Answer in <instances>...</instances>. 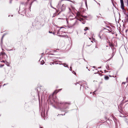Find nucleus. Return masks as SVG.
<instances>
[{"instance_id": "26", "label": "nucleus", "mask_w": 128, "mask_h": 128, "mask_svg": "<svg viewBox=\"0 0 128 128\" xmlns=\"http://www.w3.org/2000/svg\"><path fill=\"white\" fill-rule=\"evenodd\" d=\"M51 63H50V64L51 65H52V64H51Z\"/></svg>"}, {"instance_id": "14", "label": "nucleus", "mask_w": 128, "mask_h": 128, "mask_svg": "<svg viewBox=\"0 0 128 128\" xmlns=\"http://www.w3.org/2000/svg\"><path fill=\"white\" fill-rule=\"evenodd\" d=\"M2 62H4V63H6V62H7L5 60H3L2 61Z\"/></svg>"}, {"instance_id": "3", "label": "nucleus", "mask_w": 128, "mask_h": 128, "mask_svg": "<svg viewBox=\"0 0 128 128\" xmlns=\"http://www.w3.org/2000/svg\"><path fill=\"white\" fill-rule=\"evenodd\" d=\"M77 16H78L77 18V19L78 20H80V21H81L83 19L82 18H80V16H81L80 15V13L78 14H77Z\"/></svg>"}, {"instance_id": "25", "label": "nucleus", "mask_w": 128, "mask_h": 128, "mask_svg": "<svg viewBox=\"0 0 128 128\" xmlns=\"http://www.w3.org/2000/svg\"><path fill=\"white\" fill-rule=\"evenodd\" d=\"M86 89V87H85V89Z\"/></svg>"}, {"instance_id": "5", "label": "nucleus", "mask_w": 128, "mask_h": 128, "mask_svg": "<svg viewBox=\"0 0 128 128\" xmlns=\"http://www.w3.org/2000/svg\"><path fill=\"white\" fill-rule=\"evenodd\" d=\"M121 8L123 10H125L124 9V3L121 4Z\"/></svg>"}, {"instance_id": "10", "label": "nucleus", "mask_w": 128, "mask_h": 128, "mask_svg": "<svg viewBox=\"0 0 128 128\" xmlns=\"http://www.w3.org/2000/svg\"><path fill=\"white\" fill-rule=\"evenodd\" d=\"M4 66V64H0V67H2Z\"/></svg>"}, {"instance_id": "9", "label": "nucleus", "mask_w": 128, "mask_h": 128, "mask_svg": "<svg viewBox=\"0 0 128 128\" xmlns=\"http://www.w3.org/2000/svg\"><path fill=\"white\" fill-rule=\"evenodd\" d=\"M88 27H86V28H85L84 29V30H88Z\"/></svg>"}, {"instance_id": "18", "label": "nucleus", "mask_w": 128, "mask_h": 128, "mask_svg": "<svg viewBox=\"0 0 128 128\" xmlns=\"http://www.w3.org/2000/svg\"><path fill=\"white\" fill-rule=\"evenodd\" d=\"M7 65L8 66H9V64H7Z\"/></svg>"}, {"instance_id": "28", "label": "nucleus", "mask_w": 128, "mask_h": 128, "mask_svg": "<svg viewBox=\"0 0 128 128\" xmlns=\"http://www.w3.org/2000/svg\"><path fill=\"white\" fill-rule=\"evenodd\" d=\"M90 42H92V41H90Z\"/></svg>"}, {"instance_id": "2", "label": "nucleus", "mask_w": 128, "mask_h": 128, "mask_svg": "<svg viewBox=\"0 0 128 128\" xmlns=\"http://www.w3.org/2000/svg\"><path fill=\"white\" fill-rule=\"evenodd\" d=\"M0 56L2 57V58L6 60L7 58V56L5 53L3 51L1 52L0 54Z\"/></svg>"}, {"instance_id": "13", "label": "nucleus", "mask_w": 128, "mask_h": 128, "mask_svg": "<svg viewBox=\"0 0 128 128\" xmlns=\"http://www.w3.org/2000/svg\"><path fill=\"white\" fill-rule=\"evenodd\" d=\"M4 35H3V36H2V39H1V41H2V39H3V38L4 37Z\"/></svg>"}, {"instance_id": "16", "label": "nucleus", "mask_w": 128, "mask_h": 128, "mask_svg": "<svg viewBox=\"0 0 128 128\" xmlns=\"http://www.w3.org/2000/svg\"><path fill=\"white\" fill-rule=\"evenodd\" d=\"M125 84V82H122V84Z\"/></svg>"}, {"instance_id": "23", "label": "nucleus", "mask_w": 128, "mask_h": 128, "mask_svg": "<svg viewBox=\"0 0 128 128\" xmlns=\"http://www.w3.org/2000/svg\"><path fill=\"white\" fill-rule=\"evenodd\" d=\"M67 23H68V21H67Z\"/></svg>"}, {"instance_id": "30", "label": "nucleus", "mask_w": 128, "mask_h": 128, "mask_svg": "<svg viewBox=\"0 0 128 128\" xmlns=\"http://www.w3.org/2000/svg\"><path fill=\"white\" fill-rule=\"evenodd\" d=\"M81 86H80V88H81Z\"/></svg>"}, {"instance_id": "8", "label": "nucleus", "mask_w": 128, "mask_h": 128, "mask_svg": "<svg viewBox=\"0 0 128 128\" xmlns=\"http://www.w3.org/2000/svg\"><path fill=\"white\" fill-rule=\"evenodd\" d=\"M62 28H63V27H62V28H60V29L59 30V31H58V33H59L60 32H61V31H62V30H61V29H62Z\"/></svg>"}, {"instance_id": "7", "label": "nucleus", "mask_w": 128, "mask_h": 128, "mask_svg": "<svg viewBox=\"0 0 128 128\" xmlns=\"http://www.w3.org/2000/svg\"><path fill=\"white\" fill-rule=\"evenodd\" d=\"M104 79L105 80H107L109 79V77L108 76H105L104 77Z\"/></svg>"}, {"instance_id": "24", "label": "nucleus", "mask_w": 128, "mask_h": 128, "mask_svg": "<svg viewBox=\"0 0 128 128\" xmlns=\"http://www.w3.org/2000/svg\"><path fill=\"white\" fill-rule=\"evenodd\" d=\"M52 63V64H54V63Z\"/></svg>"}, {"instance_id": "29", "label": "nucleus", "mask_w": 128, "mask_h": 128, "mask_svg": "<svg viewBox=\"0 0 128 128\" xmlns=\"http://www.w3.org/2000/svg\"><path fill=\"white\" fill-rule=\"evenodd\" d=\"M112 33L113 34H114V33L113 32H112Z\"/></svg>"}, {"instance_id": "12", "label": "nucleus", "mask_w": 128, "mask_h": 128, "mask_svg": "<svg viewBox=\"0 0 128 128\" xmlns=\"http://www.w3.org/2000/svg\"><path fill=\"white\" fill-rule=\"evenodd\" d=\"M66 104H68V105H70V104L68 103H65L64 104L65 105H66Z\"/></svg>"}, {"instance_id": "15", "label": "nucleus", "mask_w": 128, "mask_h": 128, "mask_svg": "<svg viewBox=\"0 0 128 128\" xmlns=\"http://www.w3.org/2000/svg\"><path fill=\"white\" fill-rule=\"evenodd\" d=\"M106 26L108 28H110L109 26Z\"/></svg>"}, {"instance_id": "19", "label": "nucleus", "mask_w": 128, "mask_h": 128, "mask_svg": "<svg viewBox=\"0 0 128 128\" xmlns=\"http://www.w3.org/2000/svg\"><path fill=\"white\" fill-rule=\"evenodd\" d=\"M126 80H128V77L127 78Z\"/></svg>"}, {"instance_id": "21", "label": "nucleus", "mask_w": 128, "mask_h": 128, "mask_svg": "<svg viewBox=\"0 0 128 128\" xmlns=\"http://www.w3.org/2000/svg\"><path fill=\"white\" fill-rule=\"evenodd\" d=\"M93 67L94 68H96V67L94 66H93Z\"/></svg>"}, {"instance_id": "6", "label": "nucleus", "mask_w": 128, "mask_h": 128, "mask_svg": "<svg viewBox=\"0 0 128 128\" xmlns=\"http://www.w3.org/2000/svg\"><path fill=\"white\" fill-rule=\"evenodd\" d=\"M109 46H110L111 48H113L114 47V45L112 43L110 42H109Z\"/></svg>"}, {"instance_id": "1", "label": "nucleus", "mask_w": 128, "mask_h": 128, "mask_svg": "<svg viewBox=\"0 0 128 128\" xmlns=\"http://www.w3.org/2000/svg\"><path fill=\"white\" fill-rule=\"evenodd\" d=\"M67 0H61L58 3V6H57V8L58 7V9L59 13L60 12L64 10L68 4V2L65 1Z\"/></svg>"}, {"instance_id": "20", "label": "nucleus", "mask_w": 128, "mask_h": 128, "mask_svg": "<svg viewBox=\"0 0 128 128\" xmlns=\"http://www.w3.org/2000/svg\"><path fill=\"white\" fill-rule=\"evenodd\" d=\"M109 76L110 77H112V76L110 75H109Z\"/></svg>"}, {"instance_id": "11", "label": "nucleus", "mask_w": 128, "mask_h": 128, "mask_svg": "<svg viewBox=\"0 0 128 128\" xmlns=\"http://www.w3.org/2000/svg\"><path fill=\"white\" fill-rule=\"evenodd\" d=\"M121 4L124 3L123 0H120Z\"/></svg>"}, {"instance_id": "17", "label": "nucleus", "mask_w": 128, "mask_h": 128, "mask_svg": "<svg viewBox=\"0 0 128 128\" xmlns=\"http://www.w3.org/2000/svg\"><path fill=\"white\" fill-rule=\"evenodd\" d=\"M77 84H78V83H76V84H75L76 85Z\"/></svg>"}, {"instance_id": "27", "label": "nucleus", "mask_w": 128, "mask_h": 128, "mask_svg": "<svg viewBox=\"0 0 128 128\" xmlns=\"http://www.w3.org/2000/svg\"><path fill=\"white\" fill-rule=\"evenodd\" d=\"M60 36H63V35H60Z\"/></svg>"}, {"instance_id": "4", "label": "nucleus", "mask_w": 128, "mask_h": 128, "mask_svg": "<svg viewBox=\"0 0 128 128\" xmlns=\"http://www.w3.org/2000/svg\"><path fill=\"white\" fill-rule=\"evenodd\" d=\"M62 89H59L58 90H56L54 92H53L52 94V96H53L54 94H56L59 92L60 91L62 90Z\"/></svg>"}, {"instance_id": "22", "label": "nucleus", "mask_w": 128, "mask_h": 128, "mask_svg": "<svg viewBox=\"0 0 128 128\" xmlns=\"http://www.w3.org/2000/svg\"><path fill=\"white\" fill-rule=\"evenodd\" d=\"M74 24H73L72 25V26H74Z\"/></svg>"}]
</instances>
